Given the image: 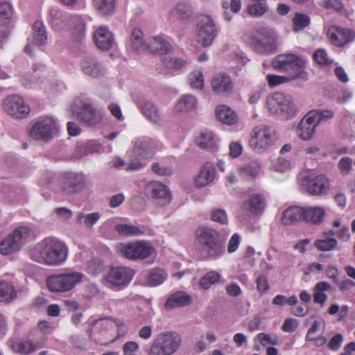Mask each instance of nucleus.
<instances>
[{
  "label": "nucleus",
  "instance_id": "nucleus-1",
  "mask_svg": "<svg viewBox=\"0 0 355 355\" xmlns=\"http://www.w3.org/2000/svg\"><path fill=\"white\" fill-rule=\"evenodd\" d=\"M31 259L48 266H58L67 257V248L61 241L46 238L37 243L31 252Z\"/></svg>",
  "mask_w": 355,
  "mask_h": 355
},
{
  "label": "nucleus",
  "instance_id": "nucleus-2",
  "mask_svg": "<svg viewBox=\"0 0 355 355\" xmlns=\"http://www.w3.org/2000/svg\"><path fill=\"white\" fill-rule=\"evenodd\" d=\"M251 46L255 51L261 54L276 51L278 46V35L272 28L260 27L251 33Z\"/></svg>",
  "mask_w": 355,
  "mask_h": 355
},
{
  "label": "nucleus",
  "instance_id": "nucleus-3",
  "mask_svg": "<svg viewBox=\"0 0 355 355\" xmlns=\"http://www.w3.org/2000/svg\"><path fill=\"white\" fill-rule=\"evenodd\" d=\"M73 116L87 126H95L102 120V114L89 99H76L71 107Z\"/></svg>",
  "mask_w": 355,
  "mask_h": 355
},
{
  "label": "nucleus",
  "instance_id": "nucleus-4",
  "mask_svg": "<svg viewBox=\"0 0 355 355\" xmlns=\"http://www.w3.org/2000/svg\"><path fill=\"white\" fill-rule=\"evenodd\" d=\"M196 234L202 250L209 257L216 259L224 254V247L219 242L218 233L216 230L207 227H202L198 229Z\"/></svg>",
  "mask_w": 355,
  "mask_h": 355
},
{
  "label": "nucleus",
  "instance_id": "nucleus-5",
  "mask_svg": "<svg viewBox=\"0 0 355 355\" xmlns=\"http://www.w3.org/2000/svg\"><path fill=\"white\" fill-rule=\"evenodd\" d=\"M181 342V336L178 333L162 332L153 340L149 355H171L178 349Z\"/></svg>",
  "mask_w": 355,
  "mask_h": 355
},
{
  "label": "nucleus",
  "instance_id": "nucleus-6",
  "mask_svg": "<svg viewBox=\"0 0 355 355\" xmlns=\"http://www.w3.org/2000/svg\"><path fill=\"white\" fill-rule=\"evenodd\" d=\"M58 131L55 121L51 117L45 116L33 121L28 134L35 141L47 143L54 138Z\"/></svg>",
  "mask_w": 355,
  "mask_h": 355
},
{
  "label": "nucleus",
  "instance_id": "nucleus-7",
  "mask_svg": "<svg viewBox=\"0 0 355 355\" xmlns=\"http://www.w3.org/2000/svg\"><path fill=\"white\" fill-rule=\"evenodd\" d=\"M83 277V275L81 272L76 271L52 275L46 279V287L51 292H67L80 283Z\"/></svg>",
  "mask_w": 355,
  "mask_h": 355
},
{
  "label": "nucleus",
  "instance_id": "nucleus-8",
  "mask_svg": "<svg viewBox=\"0 0 355 355\" xmlns=\"http://www.w3.org/2000/svg\"><path fill=\"white\" fill-rule=\"evenodd\" d=\"M30 235L28 227H18L0 242V252L8 255L19 251L28 242Z\"/></svg>",
  "mask_w": 355,
  "mask_h": 355
},
{
  "label": "nucleus",
  "instance_id": "nucleus-9",
  "mask_svg": "<svg viewBox=\"0 0 355 355\" xmlns=\"http://www.w3.org/2000/svg\"><path fill=\"white\" fill-rule=\"evenodd\" d=\"M266 103L268 111L272 114H285L291 117L295 115L297 110L293 98L282 92H277L269 95Z\"/></svg>",
  "mask_w": 355,
  "mask_h": 355
},
{
  "label": "nucleus",
  "instance_id": "nucleus-10",
  "mask_svg": "<svg viewBox=\"0 0 355 355\" xmlns=\"http://www.w3.org/2000/svg\"><path fill=\"white\" fill-rule=\"evenodd\" d=\"M275 139V132L272 128L261 125L253 129L249 145L253 150L261 153L271 146Z\"/></svg>",
  "mask_w": 355,
  "mask_h": 355
},
{
  "label": "nucleus",
  "instance_id": "nucleus-11",
  "mask_svg": "<svg viewBox=\"0 0 355 355\" xmlns=\"http://www.w3.org/2000/svg\"><path fill=\"white\" fill-rule=\"evenodd\" d=\"M272 64L278 71L288 72V76L297 74L296 78L300 77L303 72V60L292 53L277 55L273 60Z\"/></svg>",
  "mask_w": 355,
  "mask_h": 355
},
{
  "label": "nucleus",
  "instance_id": "nucleus-12",
  "mask_svg": "<svg viewBox=\"0 0 355 355\" xmlns=\"http://www.w3.org/2000/svg\"><path fill=\"white\" fill-rule=\"evenodd\" d=\"M118 250L122 256L128 259H144L150 256L154 251L151 244L144 241L119 243Z\"/></svg>",
  "mask_w": 355,
  "mask_h": 355
},
{
  "label": "nucleus",
  "instance_id": "nucleus-13",
  "mask_svg": "<svg viewBox=\"0 0 355 355\" xmlns=\"http://www.w3.org/2000/svg\"><path fill=\"white\" fill-rule=\"evenodd\" d=\"M135 271L128 267H111L106 272L105 279L111 286L121 289L125 287L132 279Z\"/></svg>",
  "mask_w": 355,
  "mask_h": 355
},
{
  "label": "nucleus",
  "instance_id": "nucleus-14",
  "mask_svg": "<svg viewBox=\"0 0 355 355\" xmlns=\"http://www.w3.org/2000/svg\"><path fill=\"white\" fill-rule=\"evenodd\" d=\"M146 194L159 207L169 204L172 200L169 188L159 181H151L145 187Z\"/></svg>",
  "mask_w": 355,
  "mask_h": 355
},
{
  "label": "nucleus",
  "instance_id": "nucleus-15",
  "mask_svg": "<svg viewBox=\"0 0 355 355\" xmlns=\"http://www.w3.org/2000/svg\"><path fill=\"white\" fill-rule=\"evenodd\" d=\"M86 185V178L81 173H68L59 180L60 191L68 194L80 193Z\"/></svg>",
  "mask_w": 355,
  "mask_h": 355
},
{
  "label": "nucleus",
  "instance_id": "nucleus-16",
  "mask_svg": "<svg viewBox=\"0 0 355 355\" xmlns=\"http://www.w3.org/2000/svg\"><path fill=\"white\" fill-rule=\"evenodd\" d=\"M3 110L16 119H23L30 112L29 106L24 103L23 98L18 95L7 96L3 101Z\"/></svg>",
  "mask_w": 355,
  "mask_h": 355
},
{
  "label": "nucleus",
  "instance_id": "nucleus-17",
  "mask_svg": "<svg viewBox=\"0 0 355 355\" xmlns=\"http://www.w3.org/2000/svg\"><path fill=\"white\" fill-rule=\"evenodd\" d=\"M80 66L85 75L93 78H100L107 73V68L105 64L94 56L84 57Z\"/></svg>",
  "mask_w": 355,
  "mask_h": 355
},
{
  "label": "nucleus",
  "instance_id": "nucleus-18",
  "mask_svg": "<svg viewBox=\"0 0 355 355\" xmlns=\"http://www.w3.org/2000/svg\"><path fill=\"white\" fill-rule=\"evenodd\" d=\"M216 34L217 29L211 18L205 17L198 21V39L203 46L211 45Z\"/></svg>",
  "mask_w": 355,
  "mask_h": 355
},
{
  "label": "nucleus",
  "instance_id": "nucleus-19",
  "mask_svg": "<svg viewBox=\"0 0 355 355\" xmlns=\"http://www.w3.org/2000/svg\"><path fill=\"white\" fill-rule=\"evenodd\" d=\"M156 153V145L150 139L139 138L134 141L131 156L143 160L151 159Z\"/></svg>",
  "mask_w": 355,
  "mask_h": 355
},
{
  "label": "nucleus",
  "instance_id": "nucleus-20",
  "mask_svg": "<svg viewBox=\"0 0 355 355\" xmlns=\"http://www.w3.org/2000/svg\"><path fill=\"white\" fill-rule=\"evenodd\" d=\"M266 205V198L262 194L253 193L242 203L241 209L250 214L259 215L262 214Z\"/></svg>",
  "mask_w": 355,
  "mask_h": 355
},
{
  "label": "nucleus",
  "instance_id": "nucleus-21",
  "mask_svg": "<svg viewBox=\"0 0 355 355\" xmlns=\"http://www.w3.org/2000/svg\"><path fill=\"white\" fill-rule=\"evenodd\" d=\"M44 345V339L28 338L25 340H19L12 343L11 347L15 352L23 355H28L42 348Z\"/></svg>",
  "mask_w": 355,
  "mask_h": 355
},
{
  "label": "nucleus",
  "instance_id": "nucleus-22",
  "mask_svg": "<svg viewBox=\"0 0 355 355\" xmlns=\"http://www.w3.org/2000/svg\"><path fill=\"white\" fill-rule=\"evenodd\" d=\"M93 37L98 49L103 51L109 50L114 43V38L112 33L103 26L98 27L95 31Z\"/></svg>",
  "mask_w": 355,
  "mask_h": 355
},
{
  "label": "nucleus",
  "instance_id": "nucleus-23",
  "mask_svg": "<svg viewBox=\"0 0 355 355\" xmlns=\"http://www.w3.org/2000/svg\"><path fill=\"white\" fill-rule=\"evenodd\" d=\"M329 188V180L322 174L308 180L306 182V190L312 196L322 195L326 193Z\"/></svg>",
  "mask_w": 355,
  "mask_h": 355
},
{
  "label": "nucleus",
  "instance_id": "nucleus-24",
  "mask_svg": "<svg viewBox=\"0 0 355 355\" xmlns=\"http://www.w3.org/2000/svg\"><path fill=\"white\" fill-rule=\"evenodd\" d=\"M329 35L331 42L338 46H343L354 38V34L351 30L336 26L329 30Z\"/></svg>",
  "mask_w": 355,
  "mask_h": 355
},
{
  "label": "nucleus",
  "instance_id": "nucleus-25",
  "mask_svg": "<svg viewBox=\"0 0 355 355\" xmlns=\"http://www.w3.org/2000/svg\"><path fill=\"white\" fill-rule=\"evenodd\" d=\"M211 88L218 94L231 93L233 84L230 76L223 73L214 75L211 80Z\"/></svg>",
  "mask_w": 355,
  "mask_h": 355
},
{
  "label": "nucleus",
  "instance_id": "nucleus-26",
  "mask_svg": "<svg viewBox=\"0 0 355 355\" xmlns=\"http://www.w3.org/2000/svg\"><path fill=\"white\" fill-rule=\"evenodd\" d=\"M215 168L209 162L205 163L200 169L199 173L195 178V185L197 187H203L211 182L215 178Z\"/></svg>",
  "mask_w": 355,
  "mask_h": 355
},
{
  "label": "nucleus",
  "instance_id": "nucleus-27",
  "mask_svg": "<svg viewBox=\"0 0 355 355\" xmlns=\"http://www.w3.org/2000/svg\"><path fill=\"white\" fill-rule=\"evenodd\" d=\"M309 114L307 113L299 123L297 127V136L302 140H309L312 138L315 132V128L318 125L309 118Z\"/></svg>",
  "mask_w": 355,
  "mask_h": 355
},
{
  "label": "nucleus",
  "instance_id": "nucleus-28",
  "mask_svg": "<svg viewBox=\"0 0 355 355\" xmlns=\"http://www.w3.org/2000/svg\"><path fill=\"white\" fill-rule=\"evenodd\" d=\"M141 112L146 119L153 124L162 125V116L157 107L150 101H145L141 105Z\"/></svg>",
  "mask_w": 355,
  "mask_h": 355
},
{
  "label": "nucleus",
  "instance_id": "nucleus-29",
  "mask_svg": "<svg viewBox=\"0 0 355 355\" xmlns=\"http://www.w3.org/2000/svg\"><path fill=\"white\" fill-rule=\"evenodd\" d=\"M261 170V163L257 160H254L239 166L236 169V173L241 178L254 180L259 176Z\"/></svg>",
  "mask_w": 355,
  "mask_h": 355
},
{
  "label": "nucleus",
  "instance_id": "nucleus-30",
  "mask_svg": "<svg viewBox=\"0 0 355 355\" xmlns=\"http://www.w3.org/2000/svg\"><path fill=\"white\" fill-rule=\"evenodd\" d=\"M171 49V45L162 37L155 36L148 38L146 51L150 53L163 54L169 52Z\"/></svg>",
  "mask_w": 355,
  "mask_h": 355
},
{
  "label": "nucleus",
  "instance_id": "nucleus-31",
  "mask_svg": "<svg viewBox=\"0 0 355 355\" xmlns=\"http://www.w3.org/2000/svg\"><path fill=\"white\" fill-rule=\"evenodd\" d=\"M324 218V209L321 207H306L303 211V220L314 225L322 223Z\"/></svg>",
  "mask_w": 355,
  "mask_h": 355
},
{
  "label": "nucleus",
  "instance_id": "nucleus-32",
  "mask_svg": "<svg viewBox=\"0 0 355 355\" xmlns=\"http://www.w3.org/2000/svg\"><path fill=\"white\" fill-rule=\"evenodd\" d=\"M197 98L191 94L182 96L175 105V111L178 113H187L196 109Z\"/></svg>",
  "mask_w": 355,
  "mask_h": 355
},
{
  "label": "nucleus",
  "instance_id": "nucleus-33",
  "mask_svg": "<svg viewBox=\"0 0 355 355\" xmlns=\"http://www.w3.org/2000/svg\"><path fill=\"white\" fill-rule=\"evenodd\" d=\"M304 207L293 206L285 209L282 213V221L284 225H291L303 220Z\"/></svg>",
  "mask_w": 355,
  "mask_h": 355
},
{
  "label": "nucleus",
  "instance_id": "nucleus-34",
  "mask_svg": "<svg viewBox=\"0 0 355 355\" xmlns=\"http://www.w3.org/2000/svg\"><path fill=\"white\" fill-rule=\"evenodd\" d=\"M192 302V297L187 293L180 291L171 295L165 303L167 309L187 306Z\"/></svg>",
  "mask_w": 355,
  "mask_h": 355
},
{
  "label": "nucleus",
  "instance_id": "nucleus-35",
  "mask_svg": "<svg viewBox=\"0 0 355 355\" xmlns=\"http://www.w3.org/2000/svg\"><path fill=\"white\" fill-rule=\"evenodd\" d=\"M217 119L227 125H232L237 121V114L230 107L225 105H218L216 107Z\"/></svg>",
  "mask_w": 355,
  "mask_h": 355
},
{
  "label": "nucleus",
  "instance_id": "nucleus-36",
  "mask_svg": "<svg viewBox=\"0 0 355 355\" xmlns=\"http://www.w3.org/2000/svg\"><path fill=\"white\" fill-rule=\"evenodd\" d=\"M132 49L137 52L141 53L147 49L148 39L144 38V33L139 28H135L132 33L131 37Z\"/></svg>",
  "mask_w": 355,
  "mask_h": 355
},
{
  "label": "nucleus",
  "instance_id": "nucleus-37",
  "mask_svg": "<svg viewBox=\"0 0 355 355\" xmlns=\"http://www.w3.org/2000/svg\"><path fill=\"white\" fill-rule=\"evenodd\" d=\"M17 297L15 287L9 282L0 281V302H10Z\"/></svg>",
  "mask_w": 355,
  "mask_h": 355
},
{
  "label": "nucleus",
  "instance_id": "nucleus-38",
  "mask_svg": "<svg viewBox=\"0 0 355 355\" xmlns=\"http://www.w3.org/2000/svg\"><path fill=\"white\" fill-rule=\"evenodd\" d=\"M116 0H94V6L98 15L109 16L114 13Z\"/></svg>",
  "mask_w": 355,
  "mask_h": 355
},
{
  "label": "nucleus",
  "instance_id": "nucleus-39",
  "mask_svg": "<svg viewBox=\"0 0 355 355\" xmlns=\"http://www.w3.org/2000/svg\"><path fill=\"white\" fill-rule=\"evenodd\" d=\"M309 118L318 125L322 121H327L334 116V112L331 110H313L308 112Z\"/></svg>",
  "mask_w": 355,
  "mask_h": 355
},
{
  "label": "nucleus",
  "instance_id": "nucleus-40",
  "mask_svg": "<svg viewBox=\"0 0 355 355\" xmlns=\"http://www.w3.org/2000/svg\"><path fill=\"white\" fill-rule=\"evenodd\" d=\"M74 25L73 35L76 40H81L85 35V22L78 16L71 17L69 26Z\"/></svg>",
  "mask_w": 355,
  "mask_h": 355
},
{
  "label": "nucleus",
  "instance_id": "nucleus-41",
  "mask_svg": "<svg viewBox=\"0 0 355 355\" xmlns=\"http://www.w3.org/2000/svg\"><path fill=\"white\" fill-rule=\"evenodd\" d=\"M47 41V33L41 21H36L33 25V42L37 46L44 44Z\"/></svg>",
  "mask_w": 355,
  "mask_h": 355
},
{
  "label": "nucleus",
  "instance_id": "nucleus-42",
  "mask_svg": "<svg viewBox=\"0 0 355 355\" xmlns=\"http://www.w3.org/2000/svg\"><path fill=\"white\" fill-rule=\"evenodd\" d=\"M268 10V5L265 2H252L246 8L248 15L253 17H261Z\"/></svg>",
  "mask_w": 355,
  "mask_h": 355
},
{
  "label": "nucleus",
  "instance_id": "nucleus-43",
  "mask_svg": "<svg viewBox=\"0 0 355 355\" xmlns=\"http://www.w3.org/2000/svg\"><path fill=\"white\" fill-rule=\"evenodd\" d=\"M167 278V273L162 268L153 269L148 277V284L155 286L162 284Z\"/></svg>",
  "mask_w": 355,
  "mask_h": 355
},
{
  "label": "nucleus",
  "instance_id": "nucleus-44",
  "mask_svg": "<svg viewBox=\"0 0 355 355\" xmlns=\"http://www.w3.org/2000/svg\"><path fill=\"white\" fill-rule=\"evenodd\" d=\"M117 232L123 236H139L144 234L140 227L129 224H119L115 227Z\"/></svg>",
  "mask_w": 355,
  "mask_h": 355
},
{
  "label": "nucleus",
  "instance_id": "nucleus-45",
  "mask_svg": "<svg viewBox=\"0 0 355 355\" xmlns=\"http://www.w3.org/2000/svg\"><path fill=\"white\" fill-rule=\"evenodd\" d=\"M338 241L334 238L322 237L314 242V246L320 251H331L336 248Z\"/></svg>",
  "mask_w": 355,
  "mask_h": 355
},
{
  "label": "nucleus",
  "instance_id": "nucleus-46",
  "mask_svg": "<svg viewBox=\"0 0 355 355\" xmlns=\"http://www.w3.org/2000/svg\"><path fill=\"white\" fill-rule=\"evenodd\" d=\"M51 23L54 27L62 28L65 25H69V19L65 13L60 10H52L51 11Z\"/></svg>",
  "mask_w": 355,
  "mask_h": 355
},
{
  "label": "nucleus",
  "instance_id": "nucleus-47",
  "mask_svg": "<svg viewBox=\"0 0 355 355\" xmlns=\"http://www.w3.org/2000/svg\"><path fill=\"white\" fill-rule=\"evenodd\" d=\"M198 144L201 148H210L215 145L214 135L211 131H202L198 139Z\"/></svg>",
  "mask_w": 355,
  "mask_h": 355
},
{
  "label": "nucleus",
  "instance_id": "nucleus-48",
  "mask_svg": "<svg viewBox=\"0 0 355 355\" xmlns=\"http://www.w3.org/2000/svg\"><path fill=\"white\" fill-rule=\"evenodd\" d=\"M293 30L295 32L300 31L309 25L310 17L306 14L296 13L293 18Z\"/></svg>",
  "mask_w": 355,
  "mask_h": 355
},
{
  "label": "nucleus",
  "instance_id": "nucleus-49",
  "mask_svg": "<svg viewBox=\"0 0 355 355\" xmlns=\"http://www.w3.org/2000/svg\"><path fill=\"white\" fill-rule=\"evenodd\" d=\"M164 66L169 69L179 70L184 67L186 61L180 58H172L169 55L164 56L162 59Z\"/></svg>",
  "mask_w": 355,
  "mask_h": 355
},
{
  "label": "nucleus",
  "instance_id": "nucleus-50",
  "mask_svg": "<svg viewBox=\"0 0 355 355\" xmlns=\"http://www.w3.org/2000/svg\"><path fill=\"white\" fill-rule=\"evenodd\" d=\"M175 13L180 19L186 20L192 15V9L190 4L187 2L180 1L175 6Z\"/></svg>",
  "mask_w": 355,
  "mask_h": 355
},
{
  "label": "nucleus",
  "instance_id": "nucleus-51",
  "mask_svg": "<svg viewBox=\"0 0 355 355\" xmlns=\"http://www.w3.org/2000/svg\"><path fill=\"white\" fill-rule=\"evenodd\" d=\"M220 277L217 272L210 271L200 279L199 284L201 288L208 289L212 284L219 281Z\"/></svg>",
  "mask_w": 355,
  "mask_h": 355
},
{
  "label": "nucleus",
  "instance_id": "nucleus-52",
  "mask_svg": "<svg viewBox=\"0 0 355 355\" xmlns=\"http://www.w3.org/2000/svg\"><path fill=\"white\" fill-rule=\"evenodd\" d=\"M296 76L297 74H294L293 76H277L268 74L266 78L268 85L270 87H275L296 79Z\"/></svg>",
  "mask_w": 355,
  "mask_h": 355
},
{
  "label": "nucleus",
  "instance_id": "nucleus-53",
  "mask_svg": "<svg viewBox=\"0 0 355 355\" xmlns=\"http://www.w3.org/2000/svg\"><path fill=\"white\" fill-rule=\"evenodd\" d=\"M102 147L101 146L95 141H91L86 144L85 145H82L79 146V151L84 150V153H81L79 154V157L82 158L83 157L89 154H92L94 153H100L101 151Z\"/></svg>",
  "mask_w": 355,
  "mask_h": 355
},
{
  "label": "nucleus",
  "instance_id": "nucleus-54",
  "mask_svg": "<svg viewBox=\"0 0 355 355\" xmlns=\"http://www.w3.org/2000/svg\"><path fill=\"white\" fill-rule=\"evenodd\" d=\"M190 85L193 88L202 89L204 85V78L201 71L196 70L189 75Z\"/></svg>",
  "mask_w": 355,
  "mask_h": 355
},
{
  "label": "nucleus",
  "instance_id": "nucleus-55",
  "mask_svg": "<svg viewBox=\"0 0 355 355\" xmlns=\"http://www.w3.org/2000/svg\"><path fill=\"white\" fill-rule=\"evenodd\" d=\"M314 60L319 64H331L333 63V60H331L327 51L323 49H318L313 55Z\"/></svg>",
  "mask_w": 355,
  "mask_h": 355
},
{
  "label": "nucleus",
  "instance_id": "nucleus-56",
  "mask_svg": "<svg viewBox=\"0 0 355 355\" xmlns=\"http://www.w3.org/2000/svg\"><path fill=\"white\" fill-rule=\"evenodd\" d=\"M152 171L157 175L161 176H169L173 173V169L168 166L162 165L158 162H154L151 165Z\"/></svg>",
  "mask_w": 355,
  "mask_h": 355
},
{
  "label": "nucleus",
  "instance_id": "nucleus-57",
  "mask_svg": "<svg viewBox=\"0 0 355 355\" xmlns=\"http://www.w3.org/2000/svg\"><path fill=\"white\" fill-rule=\"evenodd\" d=\"M211 219L216 223L222 225L227 223V216L225 210L221 209H215L212 210L211 214Z\"/></svg>",
  "mask_w": 355,
  "mask_h": 355
},
{
  "label": "nucleus",
  "instance_id": "nucleus-58",
  "mask_svg": "<svg viewBox=\"0 0 355 355\" xmlns=\"http://www.w3.org/2000/svg\"><path fill=\"white\" fill-rule=\"evenodd\" d=\"M352 159L348 157H342L338 162V166L342 175H347L352 168Z\"/></svg>",
  "mask_w": 355,
  "mask_h": 355
},
{
  "label": "nucleus",
  "instance_id": "nucleus-59",
  "mask_svg": "<svg viewBox=\"0 0 355 355\" xmlns=\"http://www.w3.org/2000/svg\"><path fill=\"white\" fill-rule=\"evenodd\" d=\"M257 337L260 340L261 345L263 346H266L267 345H278V338L276 335H270L264 333H260L257 335Z\"/></svg>",
  "mask_w": 355,
  "mask_h": 355
},
{
  "label": "nucleus",
  "instance_id": "nucleus-60",
  "mask_svg": "<svg viewBox=\"0 0 355 355\" xmlns=\"http://www.w3.org/2000/svg\"><path fill=\"white\" fill-rule=\"evenodd\" d=\"M321 6L326 9L333 8L338 12L344 10V4L340 0H325Z\"/></svg>",
  "mask_w": 355,
  "mask_h": 355
},
{
  "label": "nucleus",
  "instance_id": "nucleus-61",
  "mask_svg": "<svg viewBox=\"0 0 355 355\" xmlns=\"http://www.w3.org/2000/svg\"><path fill=\"white\" fill-rule=\"evenodd\" d=\"M13 15L11 6L8 3H1L0 4V20L10 19Z\"/></svg>",
  "mask_w": 355,
  "mask_h": 355
},
{
  "label": "nucleus",
  "instance_id": "nucleus-62",
  "mask_svg": "<svg viewBox=\"0 0 355 355\" xmlns=\"http://www.w3.org/2000/svg\"><path fill=\"white\" fill-rule=\"evenodd\" d=\"M256 285L258 291L261 293L266 292L270 288L267 277L263 274H260L257 277L256 280Z\"/></svg>",
  "mask_w": 355,
  "mask_h": 355
},
{
  "label": "nucleus",
  "instance_id": "nucleus-63",
  "mask_svg": "<svg viewBox=\"0 0 355 355\" xmlns=\"http://www.w3.org/2000/svg\"><path fill=\"white\" fill-rule=\"evenodd\" d=\"M343 341V336L341 334H337L329 340L327 346L331 350H338Z\"/></svg>",
  "mask_w": 355,
  "mask_h": 355
},
{
  "label": "nucleus",
  "instance_id": "nucleus-64",
  "mask_svg": "<svg viewBox=\"0 0 355 355\" xmlns=\"http://www.w3.org/2000/svg\"><path fill=\"white\" fill-rule=\"evenodd\" d=\"M298 326V322L295 319L287 318L284 320L282 327V331L285 332H293Z\"/></svg>",
  "mask_w": 355,
  "mask_h": 355
}]
</instances>
